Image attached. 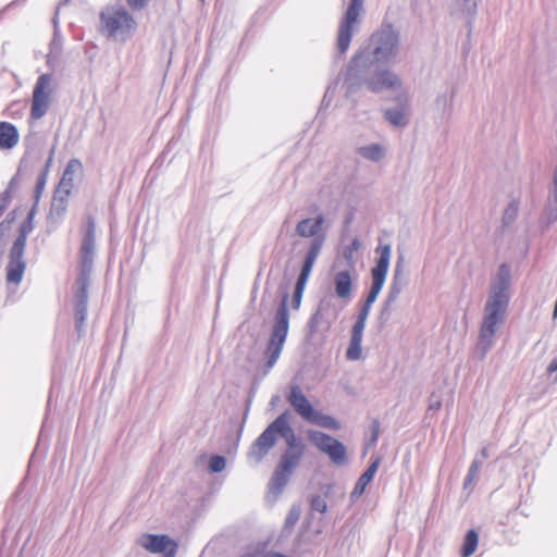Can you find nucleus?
<instances>
[{"mask_svg": "<svg viewBox=\"0 0 557 557\" xmlns=\"http://www.w3.org/2000/svg\"><path fill=\"white\" fill-rule=\"evenodd\" d=\"M401 48L400 29L384 21L348 62L344 77L347 94L362 88L374 94L399 90L403 81L389 66L400 61Z\"/></svg>", "mask_w": 557, "mask_h": 557, "instance_id": "obj_1", "label": "nucleus"}, {"mask_svg": "<svg viewBox=\"0 0 557 557\" xmlns=\"http://www.w3.org/2000/svg\"><path fill=\"white\" fill-rule=\"evenodd\" d=\"M511 269L507 263L499 264L491 282V289L484 306L483 321L480 329L478 348L483 359L494 344L497 329L504 323L509 306Z\"/></svg>", "mask_w": 557, "mask_h": 557, "instance_id": "obj_2", "label": "nucleus"}, {"mask_svg": "<svg viewBox=\"0 0 557 557\" xmlns=\"http://www.w3.org/2000/svg\"><path fill=\"white\" fill-rule=\"evenodd\" d=\"M288 295L285 294L278 305L275 315L274 323L271 330L270 337L265 346V374L275 366L277 362L286 342L289 331V312H288Z\"/></svg>", "mask_w": 557, "mask_h": 557, "instance_id": "obj_3", "label": "nucleus"}, {"mask_svg": "<svg viewBox=\"0 0 557 557\" xmlns=\"http://www.w3.org/2000/svg\"><path fill=\"white\" fill-rule=\"evenodd\" d=\"M286 399L295 412L305 421L335 431L341 428L336 419L314 409L299 385L292 384L289 386Z\"/></svg>", "mask_w": 557, "mask_h": 557, "instance_id": "obj_4", "label": "nucleus"}, {"mask_svg": "<svg viewBox=\"0 0 557 557\" xmlns=\"http://www.w3.org/2000/svg\"><path fill=\"white\" fill-rule=\"evenodd\" d=\"M34 230V222L26 220L22 222L18 228V235L13 242L9 252V263L7 265V281L11 284H20L23 280L26 269L24 253L27 237Z\"/></svg>", "mask_w": 557, "mask_h": 557, "instance_id": "obj_5", "label": "nucleus"}, {"mask_svg": "<svg viewBox=\"0 0 557 557\" xmlns=\"http://www.w3.org/2000/svg\"><path fill=\"white\" fill-rule=\"evenodd\" d=\"M324 222V215L319 214L315 218H306L300 220L295 228V232L299 237L311 238L308 245V251L304 258V261L311 259V265H314L326 240L325 233L321 232Z\"/></svg>", "mask_w": 557, "mask_h": 557, "instance_id": "obj_6", "label": "nucleus"}, {"mask_svg": "<svg viewBox=\"0 0 557 557\" xmlns=\"http://www.w3.org/2000/svg\"><path fill=\"white\" fill-rule=\"evenodd\" d=\"M363 2L364 0H349V4L339 21L336 37V52L339 55L347 52L354 34L359 30Z\"/></svg>", "mask_w": 557, "mask_h": 557, "instance_id": "obj_7", "label": "nucleus"}, {"mask_svg": "<svg viewBox=\"0 0 557 557\" xmlns=\"http://www.w3.org/2000/svg\"><path fill=\"white\" fill-rule=\"evenodd\" d=\"M100 17L108 37L125 40L136 27L134 17L122 8L102 12Z\"/></svg>", "mask_w": 557, "mask_h": 557, "instance_id": "obj_8", "label": "nucleus"}, {"mask_svg": "<svg viewBox=\"0 0 557 557\" xmlns=\"http://www.w3.org/2000/svg\"><path fill=\"white\" fill-rule=\"evenodd\" d=\"M305 451L286 449L281 456L270 482V488L275 494H281L289 481L294 470L298 467Z\"/></svg>", "mask_w": 557, "mask_h": 557, "instance_id": "obj_9", "label": "nucleus"}, {"mask_svg": "<svg viewBox=\"0 0 557 557\" xmlns=\"http://www.w3.org/2000/svg\"><path fill=\"white\" fill-rule=\"evenodd\" d=\"M307 434L310 443L325 454L334 465L343 466L346 463L347 449L342 442L317 430H309Z\"/></svg>", "mask_w": 557, "mask_h": 557, "instance_id": "obj_10", "label": "nucleus"}, {"mask_svg": "<svg viewBox=\"0 0 557 557\" xmlns=\"http://www.w3.org/2000/svg\"><path fill=\"white\" fill-rule=\"evenodd\" d=\"M52 76L49 73L41 74L34 86L30 106V117L40 120L46 115L50 104L49 87Z\"/></svg>", "mask_w": 557, "mask_h": 557, "instance_id": "obj_11", "label": "nucleus"}, {"mask_svg": "<svg viewBox=\"0 0 557 557\" xmlns=\"http://www.w3.org/2000/svg\"><path fill=\"white\" fill-rule=\"evenodd\" d=\"M96 248V222L92 216L87 218L86 228L82 238L79 258L81 269L78 275L90 277Z\"/></svg>", "mask_w": 557, "mask_h": 557, "instance_id": "obj_12", "label": "nucleus"}, {"mask_svg": "<svg viewBox=\"0 0 557 557\" xmlns=\"http://www.w3.org/2000/svg\"><path fill=\"white\" fill-rule=\"evenodd\" d=\"M89 283H90V277H86L85 274L77 276L74 315H75V329H76L79 337L84 334V331H85V322H86V318H87V308H88Z\"/></svg>", "mask_w": 557, "mask_h": 557, "instance_id": "obj_13", "label": "nucleus"}, {"mask_svg": "<svg viewBox=\"0 0 557 557\" xmlns=\"http://www.w3.org/2000/svg\"><path fill=\"white\" fill-rule=\"evenodd\" d=\"M379 255L374 267L371 269V287L377 293H381L389 269L392 258L391 244H380L376 248Z\"/></svg>", "mask_w": 557, "mask_h": 557, "instance_id": "obj_14", "label": "nucleus"}, {"mask_svg": "<svg viewBox=\"0 0 557 557\" xmlns=\"http://www.w3.org/2000/svg\"><path fill=\"white\" fill-rule=\"evenodd\" d=\"M275 424L274 419L251 444L248 451V458L253 462H261L269 451L275 446L277 436Z\"/></svg>", "mask_w": 557, "mask_h": 557, "instance_id": "obj_15", "label": "nucleus"}, {"mask_svg": "<svg viewBox=\"0 0 557 557\" xmlns=\"http://www.w3.org/2000/svg\"><path fill=\"white\" fill-rule=\"evenodd\" d=\"M406 286V281L403 275V264L401 259H399L395 265L393 278L388 288L387 297L384 302V307L381 310L380 318L385 322L389 317V307L395 304L401 294L404 287Z\"/></svg>", "mask_w": 557, "mask_h": 557, "instance_id": "obj_16", "label": "nucleus"}, {"mask_svg": "<svg viewBox=\"0 0 557 557\" xmlns=\"http://www.w3.org/2000/svg\"><path fill=\"white\" fill-rule=\"evenodd\" d=\"M139 544L150 553H165V557H175L177 544L168 535L144 534Z\"/></svg>", "mask_w": 557, "mask_h": 557, "instance_id": "obj_17", "label": "nucleus"}, {"mask_svg": "<svg viewBox=\"0 0 557 557\" xmlns=\"http://www.w3.org/2000/svg\"><path fill=\"white\" fill-rule=\"evenodd\" d=\"M288 419V410H285L275 418V428L277 435L285 440L287 445L286 449L305 451V445L301 442V440L295 434V431L293 430Z\"/></svg>", "mask_w": 557, "mask_h": 557, "instance_id": "obj_18", "label": "nucleus"}, {"mask_svg": "<svg viewBox=\"0 0 557 557\" xmlns=\"http://www.w3.org/2000/svg\"><path fill=\"white\" fill-rule=\"evenodd\" d=\"M456 89L453 86L445 85L436 94L433 111L436 119L447 120L453 112Z\"/></svg>", "mask_w": 557, "mask_h": 557, "instance_id": "obj_19", "label": "nucleus"}, {"mask_svg": "<svg viewBox=\"0 0 557 557\" xmlns=\"http://www.w3.org/2000/svg\"><path fill=\"white\" fill-rule=\"evenodd\" d=\"M69 196L70 194L67 191L57 189L48 215V223L51 227H58L64 220L69 205Z\"/></svg>", "mask_w": 557, "mask_h": 557, "instance_id": "obj_20", "label": "nucleus"}, {"mask_svg": "<svg viewBox=\"0 0 557 557\" xmlns=\"http://www.w3.org/2000/svg\"><path fill=\"white\" fill-rule=\"evenodd\" d=\"M313 265H311V259H308L307 261H302L300 272L298 274L293 298H292V308L297 310L299 309L304 296V292L306 288V285L309 281L310 274L312 272Z\"/></svg>", "mask_w": 557, "mask_h": 557, "instance_id": "obj_21", "label": "nucleus"}, {"mask_svg": "<svg viewBox=\"0 0 557 557\" xmlns=\"http://www.w3.org/2000/svg\"><path fill=\"white\" fill-rule=\"evenodd\" d=\"M380 466V458L374 459L367 470L360 475L350 493L351 500L358 499L366 491L367 486L373 480Z\"/></svg>", "mask_w": 557, "mask_h": 557, "instance_id": "obj_22", "label": "nucleus"}, {"mask_svg": "<svg viewBox=\"0 0 557 557\" xmlns=\"http://www.w3.org/2000/svg\"><path fill=\"white\" fill-rule=\"evenodd\" d=\"M352 290V278L349 270H342L334 275V292L341 299H349Z\"/></svg>", "mask_w": 557, "mask_h": 557, "instance_id": "obj_23", "label": "nucleus"}, {"mask_svg": "<svg viewBox=\"0 0 557 557\" xmlns=\"http://www.w3.org/2000/svg\"><path fill=\"white\" fill-rule=\"evenodd\" d=\"M18 131L15 125L10 122H0V149L9 150L18 143Z\"/></svg>", "mask_w": 557, "mask_h": 557, "instance_id": "obj_24", "label": "nucleus"}, {"mask_svg": "<svg viewBox=\"0 0 557 557\" xmlns=\"http://www.w3.org/2000/svg\"><path fill=\"white\" fill-rule=\"evenodd\" d=\"M356 152L359 157L371 162H381L385 157L387 149L379 143L357 147Z\"/></svg>", "mask_w": 557, "mask_h": 557, "instance_id": "obj_25", "label": "nucleus"}, {"mask_svg": "<svg viewBox=\"0 0 557 557\" xmlns=\"http://www.w3.org/2000/svg\"><path fill=\"white\" fill-rule=\"evenodd\" d=\"M82 162L77 159H72L66 164V168L63 172L61 182L59 184L58 189H62V191H67L71 194V189L73 187V180L76 173L82 171Z\"/></svg>", "mask_w": 557, "mask_h": 557, "instance_id": "obj_26", "label": "nucleus"}, {"mask_svg": "<svg viewBox=\"0 0 557 557\" xmlns=\"http://www.w3.org/2000/svg\"><path fill=\"white\" fill-rule=\"evenodd\" d=\"M383 116L394 127L403 128L409 123V119L404 107L387 108L384 110Z\"/></svg>", "mask_w": 557, "mask_h": 557, "instance_id": "obj_27", "label": "nucleus"}, {"mask_svg": "<svg viewBox=\"0 0 557 557\" xmlns=\"http://www.w3.org/2000/svg\"><path fill=\"white\" fill-rule=\"evenodd\" d=\"M481 466H482V460H480L479 457H474V459L472 460V462L469 467V470L465 478V481H463V491L467 492L468 495L474 488Z\"/></svg>", "mask_w": 557, "mask_h": 557, "instance_id": "obj_28", "label": "nucleus"}, {"mask_svg": "<svg viewBox=\"0 0 557 557\" xmlns=\"http://www.w3.org/2000/svg\"><path fill=\"white\" fill-rule=\"evenodd\" d=\"M479 535L474 530H469L465 536V541L461 547V556L470 557L478 547Z\"/></svg>", "mask_w": 557, "mask_h": 557, "instance_id": "obj_29", "label": "nucleus"}, {"mask_svg": "<svg viewBox=\"0 0 557 557\" xmlns=\"http://www.w3.org/2000/svg\"><path fill=\"white\" fill-rule=\"evenodd\" d=\"M362 352V338L350 336L349 346L346 351L348 360L356 361L361 357Z\"/></svg>", "mask_w": 557, "mask_h": 557, "instance_id": "obj_30", "label": "nucleus"}, {"mask_svg": "<svg viewBox=\"0 0 557 557\" xmlns=\"http://www.w3.org/2000/svg\"><path fill=\"white\" fill-rule=\"evenodd\" d=\"M360 246V240L355 237L351 243L344 248L343 258L349 267L355 265V252L359 250Z\"/></svg>", "mask_w": 557, "mask_h": 557, "instance_id": "obj_31", "label": "nucleus"}, {"mask_svg": "<svg viewBox=\"0 0 557 557\" xmlns=\"http://www.w3.org/2000/svg\"><path fill=\"white\" fill-rule=\"evenodd\" d=\"M226 467V458L221 455H213L210 457L208 462V470L211 473H220Z\"/></svg>", "mask_w": 557, "mask_h": 557, "instance_id": "obj_32", "label": "nucleus"}, {"mask_svg": "<svg viewBox=\"0 0 557 557\" xmlns=\"http://www.w3.org/2000/svg\"><path fill=\"white\" fill-rule=\"evenodd\" d=\"M519 211L518 203L516 201H511L505 209L503 213V224L505 226L510 225L517 218Z\"/></svg>", "mask_w": 557, "mask_h": 557, "instance_id": "obj_33", "label": "nucleus"}, {"mask_svg": "<svg viewBox=\"0 0 557 557\" xmlns=\"http://www.w3.org/2000/svg\"><path fill=\"white\" fill-rule=\"evenodd\" d=\"M455 5L461 12L472 16L476 11V0H454Z\"/></svg>", "mask_w": 557, "mask_h": 557, "instance_id": "obj_34", "label": "nucleus"}, {"mask_svg": "<svg viewBox=\"0 0 557 557\" xmlns=\"http://www.w3.org/2000/svg\"><path fill=\"white\" fill-rule=\"evenodd\" d=\"M549 218L557 221V185L553 184L549 190Z\"/></svg>", "mask_w": 557, "mask_h": 557, "instance_id": "obj_35", "label": "nucleus"}, {"mask_svg": "<svg viewBox=\"0 0 557 557\" xmlns=\"http://www.w3.org/2000/svg\"><path fill=\"white\" fill-rule=\"evenodd\" d=\"M310 509L319 513H324L327 509L325 499L320 495H314L310 498Z\"/></svg>", "mask_w": 557, "mask_h": 557, "instance_id": "obj_36", "label": "nucleus"}, {"mask_svg": "<svg viewBox=\"0 0 557 557\" xmlns=\"http://www.w3.org/2000/svg\"><path fill=\"white\" fill-rule=\"evenodd\" d=\"M367 320L361 319L357 317V320L355 321L352 329H351V335L354 337H361L363 336V331L366 327Z\"/></svg>", "mask_w": 557, "mask_h": 557, "instance_id": "obj_37", "label": "nucleus"}, {"mask_svg": "<svg viewBox=\"0 0 557 557\" xmlns=\"http://www.w3.org/2000/svg\"><path fill=\"white\" fill-rule=\"evenodd\" d=\"M47 177L46 173H40L37 177L36 188H35V198L38 201V199L41 196L42 190L45 189V186L47 184Z\"/></svg>", "mask_w": 557, "mask_h": 557, "instance_id": "obj_38", "label": "nucleus"}, {"mask_svg": "<svg viewBox=\"0 0 557 557\" xmlns=\"http://www.w3.org/2000/svg\"><path fill=\"white\" fill-rule=\"evenodd\" d=\"M320 319H321V311L317 310L311 315V318L309 319V322H308V327H309L311 333H314L317 331V327H318V324L320 322Z\"/></svg>", "mask_w": 557, "mask_h": 557, "instance_id": "obj_39", "label": "nucleus"}, {"mask_svg": "<svg viewBox=\"0 0 557 557\" xmlns=\"http://www.w3.org/2000/svg\"><path fill=\"white\" fill-rule=\"evenodd\" d=\"M24 164V159L21 160L18 171H21L22 166ZM18 174L17 172L9 182L8 188L5 190H10V196L12 195V191L17 188L18 186Z\"/></svg>", "mask_w": 557, "mask_h": 557, "instance_id": "obj_40", "label": "nucleus"}, {"mask_svg": "<svg viewBox=\"0 0 557 557\" xmlns=\"http://www.w3.org/2000/svg\"><path fill=\"white\" fill-rule=\"evenodd\" d=\"M441 407H442L441 398L433 393L430 397L429 409L430 410H438Z\"/></svg>", "mask_w": 557, "mask_h": 557, "instance_id": "obj_41", "label": "nucleus"}, {"mask_svg": "<svg viewBox=\"0 0 557 557\" xmlns=\"http://www.w3.org/2000/svg\"><path fill=\"white\" fill-rule=\"evenodd\" d=\"M371 306H372L371 304H368V302L364 301V304L360 308V311L358 313V318L367 320L368 317H369L370 310H371Z\"/></svg>", "mask_w": 557, "mask_h": 557, "instance_id": "obj_42", "label": "nucleus"}, {"mask_svg": "<svg viewBox=\"0 0 557 557\" xmlns=\"http://www.w3.org/2000/svg\"><path fill=\"white\" fill-rule=\"evenodd\" d=\"M371 430H372L371 443H375L379 438V433H380V423L377 420L373 421Z\"/></svg>", "mask_w": 557, "mask_h": 557, "instance_id": "obj_43", "label": "nucleus"}, {"mask_svg": "<svg viewBox=\"0 0 557 557\" xmlns=\"http://www.w3.org/2000/svg\"><path fill=\"white\" fill-rule=\"evenodd\" d=\"M379 295H380V293H377L374 289L370 288L364 301L368 302V304L373 305L376 301Z\"/></svg>", "mask_w": 557, "mask_h": 557, "instance_id": "obj_44", "label": "nucleus"}, {"mask_svg": "<svg viewBox=\"0 0 557 557\" xmlns=\"http://www.w3.org/2000/svg\"><path fill=\"white\" fill-rule=\"evenodd\" d=\"M53 153H54V147L51 149L50 151V156L49 158L47 159L46 161V164H45V168L42 169V171L40 173H46V176H48V173H49V170H50V166L52 164V161H53Z\"/></svg>", "mask_w": 557, "mask_h": 557, "instance_id": "obj_45", "label": "nucleus"}, {"mask_svg": "<svg viewBox=\"0 0 557 557\" xmlns=\"http://www.w3.org/2000/svg\"><path fill=\"white\" fill-rule=\"evenodd\" d=\"M147 0H127L128 5L134 10L143 9Z\"/></svg>", "mask_w": 557, "mask_h": 557, "instance_id": "obj_46", "label": "nucleus"}, {"mask_svg": "<svg viewBox=\"0 0 557 557\" xmlns=\"http://www.w3.org/2000/svg\"><path fill=\"white\" fill-rule=\"evenodd\" d=\"M66 3H67V1H65V2L61 3V4L58 7L57 12H55L54 17H53V24H54V36H55V37H57V36H58V34H59V29H58V13H59L60 9H61L63 5H65Z\"/></svg>", "mask_w": 557, "mask_h": 557, "instance_id": "obj_47", "label": "nucleus"}, {"mask_svg": "<svg viewBox=\"0 0 557 557\" xmlns=\"http://www.w3.org/2000/svg\"><path fill=\"white\" fill-rule=\"evenodd\" d=\"M298 520V512L296 511L295 508H293L289 512V515L287 516L285 522H296Z\"/></svg>", "mask_w": 557, "mask_h": 557, "instance_id": "obj_48", "label": "nucleus"}, {"mask_svg": "<svg viewBox=\"0 0 557 557\" xmlns=\"http://www.w3.org/2000/svg\"><path fill=\"white\" fill-rule=\"evenodd\" d=\"M36 210H37V205L35 203L30 210L28 211L27 213V216H26V220H29V221H33L34 222V218H35V214H36Z\"/></svg>", "mask_w": 557, "mask_h": 557, "instance_id": "obj_49", "label": "nucleus"}, {"mask_svg": "<svg viewBox=\"0 0 557 557\" xmlns=\"http://www.w3.org/2000/svg\"><path fill=\"white\" fill-rule=\"evenodd\" d=\"M488 451H487V448H483L480 454H478L475 457H479L480 460H482V462L488 458Z\"/></svg>", "mask_w": 557, "mask_h": 557, "instance_id": "obj_50", "label": "nucleus"}, {"mask_svg": "<svg viewBox=\"0 0 557 557\" xmlns=\"http://www.w3.org/2000/svg\"><path fill=\"white\" fill-rule=\"evenodd\" d=\"M547 371L549 373L557 372V358L549 363Z\"/></svg>", "mask_w": 557, "mask_h": 557, "instance_id": "obj_51", "label": "nucleus"}, {"mask_svg": "<svg viewBox=\"0 0 557 557\" xmlns=\"http://www.w3.org/2000/svg\"><path fill=\"white\" fill-rule=\"evenodd\" d=\"M553 184L557 185V163L553 173Z\"/></svg>", "mask_w": 557, "mask_h": 557, "instance_id": "obj_52", "label": "nucleus"}, {"mask_svg": "<svg viewBox=\"0 0 557 557\" xmlns=\"http://www.w3.org/2000/svg\"><path fill=\"white\" fill-rule=\"evenodd\" d=\"M326 92H329V90ZM326 96H327V94H325V96H323V102L325 101Z\"/></svg>", "mask_w": 557, "mask_h": 557, "instance_id": "obj_53", "label": "nucleus"}]
</instances>
